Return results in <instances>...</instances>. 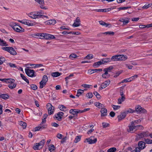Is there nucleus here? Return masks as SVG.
I'll list each match as a JSON object with an SVG mask.
<instances>
[{
	"label": "nucleus",
	"mask_w": 152,
	"mask_h": 152,
	"mask_svg": "<svg viewBox=\"0 0 152 152\" xmlns=\"http://www.w3.org/2000/svg\"><path fill=\"white\" fill-rule=\"evenodd\" d=\"M127 59V56L124 55H116L112 56L111 58V61H125Z\"/></svg>",
	"instance_id": "1"
},
{
	"label": "nucleus",
	"mask_w": 152,
	"mask_h": 152,
	"mask_svg": "<svg viewBox=\"0 0 152 152\" xmlns=\"http://www.w3.org/2000/svg\"><path fill=\"white\" fill-rule=\"evenodd\" d=\"M43 14L42 11L41 10L35 12H31L28 14V16L33 19H36L40 18Z\"/></svg>",
	"instance_id": "2"
},
{
	"label": "nucleus",
	"mask_w": 152,
	"mask_h": 152,
	"mask_svg": "<svg viewBox=\"0 0 152 152\" xmlns=\"http://www.w3.org/2000/svg\"><path fill=\"white\" fill-rule=\"evenodd\" d=\"M45 142V140H42L39 143H36L34 146L33 148L34 150H39L42 148Z\"/></svg>",
	"instance_id": "3"
},
{
	"label": "nucleus",
	"mask_w": 152,
	"mask_h": 152,
	"mask_svg": "<svg viewBox=\"0 0 152 152\" xmlns=\"http://www.w3.org/2000/svg\"><path fill=\"white\" fill-rule=\"evenodd\" d=\"M2 49L4 50L9 52L12 55H16L17 54V53L16 51L12 47H3L2 48Z\"/></svg>",
	"instance_id": "4"
},
{
	"label": "nucleus",
	"mask_w": 152,
	"mask_h": 152,
	"mask_svg": "<svg viewBox=\"0 0 152 152\" xmlns=\"http://www.w3.org/2000/svg\"><path fill=\"white\" fill-rule=\"evenodd\" d=\"M48 80V79L47 76L44 75L43 77L42 80L39 83V88H43L45 86Z\"/></svg>",
	"instance_id": "5"
},
{
	"label": "nucleus",
	"mask_w": 152,
	"mask_h": 152,
	"mask_svg": "<svg viewBox=\"0 0 152 152\" xmlns=\"http://www.w3.org/2000/svg\"><path fill=\"white\" fill-rule=\"evenodd\" d=\"M25 71L26 75L29 77H32L36 76L35 74L34 71L33 69L26 68Z\"/></svg>",
	"instance_id": "6"
},
{
	"label": "nucleus",
	"mask_w": 152,
	"mask_h": 152,
	"mask_svg": "<svg viewBox=\"0 0 152 152\" xmlns=\"http://www.w3.org/2000/svg\"><path fill=\"white\" fill-rule=\"evenodd\" d=\"M47 106L48 110V114L51 115L53 114L54 111V107L50 103H48Z\"/></svg>",
	"instance_id": "7"
},
{
	"label": "nucleus",
	"mask_w": 152,
	"mask_h": 152,
	"mask_svg": "<svg viewBox=\"0 0 152 152\" xmlns=\"http://www.w3.org/2000/svg\"><path fill=\"white\" fill-rule=\"evenodd\" d=\"M97 141L96 138L93 137H91L89 138H87L84 141L85 142H88L89 144H92L95 143Z\"/></svg>",
	"instance_id": "8"
},
{
	"label": "nucleus",
	"mask_w": 152,
	"mask_h": 152,
	"mask_svg": "<svg viewBox=\"0 0 152 152\" xmlns=\"http://www.w3.org/2000/svg\"><path fill=\"white\" fill-rule=\"evenodd\" d=\"M64 114V113L63 112H59L54 115V118L56 120L60 121L61 120Z\"/></svg>",
	"instance_id": "9"
},
{
	"label": "nucleus",
	"mask_w": 152,
	"mask_h": 152,
	"mask_svg": "<svg viewBox=\"0 0 152 152\" xmlns=\"http://www.w3.org/2000/svg\"><path fill=\"white\" fill-rule=\"evenodd\" d=\"M142 127V126L141 125H137L135 126L134 123H131V125L130 126H129V130L128 131V132H131V131H132L134 129L137 130L139 129V127Z\"/></svg>",
	"instance_id": "10"
},
{
	"label": "nucleus",
	"mask_w": 152,
	"mask_h": 152,
	"mask_svg": "<svg viewBox=\"0 0 152 152\" xmlns=\"http://www.w3.org/2000/svg\"><path fill=\"white\" fill-rule=\"evenodd\" d=\"M18 21L23 24L27 25L28 26H33L34 25L32 22L28 20H19Z\"/></svg>",
	"instance_id": "11"
},
{
	"label": "nucleus",
	"mask_w": 152,
	"mask_h": 152,
	"mask_svg": "<svg viewBox=\"0 0 152 152\" xmlns=\"http://www.w3.org/2000/svg\"><path fill=\"white\" fill-rule=\"evenodd\" d=\"M110 81L109 80L104 81L101 84L100 87L99 88V89L101 90L105 88L110 84Z\"/></svg>",
	"instance_id": "12"
},
{
	"label": "nucleus",
	"mask_w": 152,
	"mask_h": 152,
	"mask_svg": "<svg viewBox=\"0 0 152 152\" xmlns=\"http://www.w3.org/2000/svg\"><path fill=\"white\" fill-rule=\"evenodd\" d=\"M120 95L121 97H120L118 100V104H121L122 102H124L125 99V95L124 94L123 92L122 91H120Z\"/></svg>",
	"instance_id": "13"
},
{
	"label": "nucleus",
	"mask_w": 152,
	"mask_h": 152,
	"mask_svg": "<svg viewBox=\"0 0 152 152\" xmlns=\"http://www.w3.org/2000/svg\"><path fill=\"white\" fill-rule=\"evenodd\" d=\"M135 110L137 112L145 113L146 112V110L142 108L140 106L137 105L135 107Z\"/></svg>",
	"instance_id": "14"
},
{
	"label": "nucleus",
	"mask_w": 152,
	"mask_h": 152,
	"mask_svg": "<svg viewBox=\"0 0 152 152\" xmlns=\"http://www.w3.org/2000/svg\"><path fill=\"white\" fill-rule=\"evenodd\" d=\"M69 113L74 115H77L79 113H82V111L79 110L72 109L69 110Z\"/></svg>",
	"instance_id": "15"
},
{
	"label": "nucleus",
	"mask_w": 152,
	"mask_h": 152,
	"mask_svg": "<svg viewBox=\"0 0 152 152\" xmlns=\"http://www.w3.org/2000/svg\"><path fill=\"white\" fill-rule=\"evenodd\" d=\"M80 21L79 17H77L75 20H74L72 26L74 27H77L80 25Z\"/></svg>",
	"instance_id": "16"
},
{
	"label": "nucleus",
	"mask_w": 152,
	"mask_h": 152,
	"mask_svg": "<svg viewBox=\"0 0 152 152\" xmlns=\"http://www.w3.org/2000/svg\"><path fill=\"white\" fill-rule=\"evenodd\" d=\"M130 18H123L119 20L120 21L123 22V25H126L129 22Z\"/></svg>",
	"instance_id": "17"
},
{
	"label": "nucleus",
	"mask_w": 152,
	"mask_h": 152,
	"mask_svg": "<svg viewBox=\"0 0 152 152\" xmlns=\"http://www.w3.org/2000/svg\"><path fill=\"white\" fill-rule=\"evenodd\" d=\"M13 30L17 32L22 33L24 31V29L21 27L17 25L13 28Z\"/></svg>",
	"instance_id": "18"
},
{
	"label": "nucleus",
	"mask_w": 152,
	"mask_h": 152,
	"mask_svg": "<svg viewBox=\"0 0 152 152\" xmlns=\"http://www.w3.org/2000/svg\"><path fill=\"white\" fill-rule=\"evenodd\" d=\"M12 80H10L11 82L8 83H9L8 85V87L10 89H12L15 88L16 86V84L14 83L15 80L12 79Z\"/></svg>",
	"instance_id": "19"
},
{
	"label": "nucleus",
	"mask_w": 152,
	"mask_h": 152,
	"mask_svg": "<svg viewBox=\"0 0 152 152\" xmlns=\"http://www.w3.org/2000/svg\"><path fill=\"white\" fill-rule=\"evenodd\" d=\"M126 113L124 112L121 113L118 117V121H120L124 119L126 116Z\"/></svg>",
	"instance_id": "20"
},
{
	"label": "nucleus",
	"mask_w": 152,
	"mask_h": 152,
	"mask_svg": "<svg viewBox=\"0 0 152 152\" xmlns=\"http://www.w3.org/2000/svg\"><path fill=\"white\" fill-rule=\"evenodd\" d=\"M101 116H105L107 115V110L104 108H102L100 111Z\"/></svg>",
	"instance_id": "21"
},
{
	"label": "nucleus",
	"mask_w": 152,
	"mask_h": 152,
	"mask_svg": "<svg viewBox=\"0 0 152 152\" xmlns=\"http://www.w3.org/2000/svg\"><path fill=\"white\" fill-rule=\"evenodd\" d=\"M138 145L140 149L141 150L144 149L145 147V142L142 141H139L138 142Z\"/></svg>",
	"instance_id": "22"
},
{
	"label": "nucleus",
	"mask_w": 152,
	"mask_h": 152,
	"mask_svg": "<svg viewBox=\"0 0 152 152\" xmlns=\"http://www.w3.org/2000/svg\"><path fill=\"white\" fill-rule=\"evenodd\" d=\"M46 127V126L45 125H42L40 124V125L36 127L35 128V131H38L42 129H44Z\"/></svg>",
	"instance_id": "23"
},
{
	"label": "nucleus",
	"mask_w": 152,
	"mask_h": 152,
	"mask_svg": "<svg viewBox=\"0 0 152 152\" xmlns=\"http://www.w3.org/2000/svg\"><path fill=\"white\" fill-rule=\"evenodd\" d=\"M149 134H150L148 132H144L141 133L139 135V136L140 137L142 138L143 137H147L149 136Z\"/></svg>",
	"instance_id": "24"
},
{
	"label": "nucleus",
	"mask_w": 152,
	"mask_h": 152,
	"mask_svg": "<svg viewBox=\"0 0 152 152\" xmlns=\"http://www.w3.org/2000/svg\"><path fill=\"white\" fill-rule=\"evenodd\" d=\"M45 38L47 39H54L55 37L52 35L45 34Z\"/></svg>",
	"instance_id": "25"
},
{
	"label": "nucleus",
	"mask_w": 152,
	"mask_h": 152,
	"mask_svg": "<svg viewBox=\"0 0 152 152\" xmlns=\"http://www.w3.org/2000/svg\"><path fill=\"white\" fill-rule=\"evenodd\" d=\"M113 69V67L112 66H110L109 67L105 68L104 69V71L105 72V74H107L108 72H111V70Z\"/></svg>",
	"instance_id": "26"
},
{
	"label": "nucleus",
	"mask_w": 152,
	"mask_h": 152,
	"mask_svg": "<svg viewBox=\"0 0 152 152\" xmlns=\"http://www.w3.org/2000/svg\"><path fill=\"white\" fill-rule=\"evenodd\" d=\"M61 74V73H59L58 72H55L52 73L51 75L53 77H57L59 76Z\"/></svg>",
	"instance_id": "27"
},
{
	"label": "nucleus",
	"mask_w": 152,
	"mask_h": 152,
	"mask_svg": "<svg viewBox=\"0 0 152 152\" xmlns=\"http://www.w3.org/2000/svg\"><path fill=\"white\" fill-rule=\"evenodd\" d=\"M9 95L7 94H2L0 95V97L4 99H7L9 98Z\"/></svg>",
	"instance_id": "28"
},
{
	"label": "nucleus",
	"mask_w": 152,
	"mask_h": 152,
	"mask_svg": "<svg viewBox=\"0 0 152 152\" xmlns=\"http://www.w3.org/2000/svg\"><path fill=\"white\" fill-rule=\"evenodd\" d=\"M56 23V20L54 19L50 20L47 21V23L49 25H54Z\"/></svg>",
	"instance_id": "29"
},
{
	"label": "nucleus",
	"mask_w": 152,
	"mask_h": 152,
	"mask_svg": "<svg viewBox=\"0 0 152 152\" xmlns=\"http://www.w3.org/2000/svg\"><path fill=\"white\" fill-rule=\"evenodd\" d=\"M78 57L77 55L74 53L71 54L69 56V58L71 60H73L74 58H75Z\"/></svg>",
	"instance_id": "30"
},
{
	"label": "nucleus",
	"mask_w": 152,
	"mask_h": 152,
	"mask_svg": "<svg viewBox=\"0 0 152 152\" xmlns=\"http://www.w3.org/2000/svg\"><path fill=\"white\" fill-rule=\"evenodd\" d=\"M0 45L1 46H7L8 45L5 41L0 38Z\"/></svg>",
	"instance_id": "31"
},
{
	"label": "nucleus",
	"mask_w": 152,
	"mask_h": 152,
	"mask_svg": "<svg viewBox=\"0 0 152 152\" xmlns=\"http://www.w3.org/2000/svg\"><path fill=\"white\" fill-rule=\"evenodd\" d=\"M135 110H134L131 108H129L126 110L124 113H126V115L128 113H133L135 112Z\"/></svg>",
	"instance_id": "32"
},
{
	"label": "nucleus",
	"mask_w": 152,
	"mask_h": 152,
	"mask_svg": "<svg viewBox=\"0 0 152 152\" xmlns=\"http://www.w3.org/2000/svg\"><path fill=\"white\" fill-rule=\"evenodd\" d=\"M35 36L39 37L40 39L45 38V34L43 33H37L35 35Z\"/></svg>",
	"instance_id": "33"
},
{
	"label": "nucleus",
	"mask_w": 152,
	"mask_h": 152,
	"mask_svg": "<svg viewBox=\"0 0 152 152\" xmlns=\"http://www.w3.org/2000/svg\"><path fill=\"white\" fill-rule=\"evenodd\" d=\"M62 111H66V108L64 106L62 105H60L58 107Z\"/></svg>",
	"instance_id": "34"
},
{
	"label": "nucleus",
	"mask_w": 152,
	"mask_h": 152,
	"mask_svg": "<svg viewBox=\"0 0 152 152\" xmlns=\"http://www.w3.org/2000/svg\"><path fill=\"white\" fill-rule=\"evenodd\" d=\"M99 22L100 25L106 27H107L110 25V24L106 23L102 21H99Z\"/></svg>",
	"instance_id": "35"
},
{
	"label": "nucleus",
	"mask_w": 152,
	"mask_h": 152,
	"mask_svg": "<svg viewBox=\"0 0 152 152\" xmlns=\"http://www.w3.org/2000/svg\"><path fill=\"white\" fill-rule=\"evenodd\" d=\"M18 24L15 22H11L10 23V26L12 28H13L17 26Z\"/></svg>",
	"instance_id": "36"
},
{
	"label": "nucleus",
	"mask_w": 152,
	"mask_h": 152,
	"mask_svg": "<svg viewBox=\"0 0 152 152\" xmlns=\"http://www.w3.org/2000/svg\"><path fill=\"white\" fill-rule=\"evenodd\" d=\"M10 80H12V81L13 80H12V79H11V78L7 79H0V81H3V82H4L6 83H8L9 82H11L10 81Z\"/></svg>",
	"instance_id": "37"
},
{
	"label": "nucleus",
	"mask_w": 152,
	"mask_h": 152,
	"mask_svg": "<svg viewBox=\"0 0 152 152\" xmlns=\"http://www.w3.org/2000/svg\"><path fill=\"white\" fill-rule=\"evenodd\" d=\"M81 136L80 135L77 136L74 141L75 143H77L80 141L81 140Z\"/></svg>",
	"instance_id": "38"
},
{
	"label": "nucleus",
	"mask_w": 152,
	"mask_h": 152,
	"mask_svg": "<svg viewBox=\"0 0 152 152\" xmlns=\"http://www.w3.org/2000/svg\"><path fill=\"white\" fill-rule=\"evenodd\" d=\"M20 76L22 79L25 81L28 84L29 83V81L28 79H27L26 77L24 76L23 74H20Z\"/></svg>",
	"instance_id": "39"
},
{
	"label": "nucleus",
	"mask_w": 152,
	"mask_h": 152,
	"mask_svg": "<svg viewBox=\"0 0 152 152\" xmlns=\"http://www.w3.org/2000/svg\"><path fill=\"white\" fill-rule=\"evenodd\" d=\"M102 60L104 64L105 63L110 62L111 61V58H104L102 59Z\"/></svg>",
	"instance_id": "40"
},
{
	"label": "nucleus",
	"mask_w": 152,
	"mask_h": 152,
	"mask_svg": "<svg viewBox=\"0 0 152 152\" xmlns=\"http://www.w3.org/2000/svg\"><path fill=\"white\" fill-rule=\"evenodd\" d=\"M93 57L94 56L93 55L91 54H89L86 57H85L84 58V59H87L90 60L93 58Z\"/></svg>",
	"instance_id": "41"
},
{
	"label": "nucleus",
	"mask_w": 152,
	"mask_h": 152,
	"mask_svg": "<svg viewBox=\"0 0 152 152\" xmlns=\"http://www.w3.org/2000/svg\"><path fill=\"white\" fill-rule=\"evenodd\" d=\"M95 105L99 108H100L103 107V105L99 102H97L95 103Z\"/></svg>",
	"instance_id": "42"
},
{
	"label": "nucleus",
	"mask_w": 152,
	"mask_h": 152,
	"mask_svg": "<svg viewBox=\"0 0 152 152\" xmlns=\"http://www.w3.org/2000/svg\"><path fill=\"white\" fill-rule=\"evenodd\" d=\"M19 124L20 125L22 126L23 128H25L26 126V124L22 121L19 122Z\"/></svg>",
	"instance_id": "43"
},
{
	"label": "nucleus",
	"mask_w": 152,
	"mask_h": 152,
	"mask_svg": "<svg viewBox=\"0 0 152 152\" xmlns=\"http://www.w3.org/2000/svg\"><path fill=\"white\" fill-rule=\"evenodd\" d=\"M83 93V91L81 89H79L77 91L76 96L79 97Z\"/></svg>",
	"instance_id": "44"
},
{
	"label": "nucleus",
	"mask_w": 152,
	"mask_h": 152,
	"mask_svg": "<svg viewBox=\"0 0 152 152\" xmlns=\"http://www.w3.org/2000/svg\"><path fill=\"white\" fill-rule=\"evenodd\" d=\"M116 148L115 147H112L110 148L107 150V152H115L116 151Z\"/></svg>",
	"instance_id": "45"
},
{
	"label": "nucleus",
	"mask_w": 152,
	"mask_h": 152,
	"mask_svg": "<svg viewBox=\"0 0 152 152\" xmlns=\"http://www.w3.org/2000/svg\"><path fill=\"white\" fill-rule=\"evenodd\" d=\"M112 107H113V110H117L120 108L121 106L119 105H112Z\"/></svg>",
	"instance_id": "46"
},
{
	"label": "nucleus",
	"mask_w": 152,
	"mask_h": 152,
	"mask_svg": "<svg viewBox=\"0 0 152 152\" xmlns=\"http://www.w3.org/2000/svg\"><path fill=\"white\" fill-rule=\"evenodd\" d=\"M138 77V75H135L134 76L129 78V79L130 80V81H132V80L135 79L136 78H137Z\"/></svg>",
	"instance_id": "47"
},
{
	"label": "nucleus",
	"mask_w": 152,
	"mask_h": 152,
	"mask_svg": "<svg viewBox=\"0 0 152 152\" xmlns=\"http://www.w3.org/2000/svg\"><path fill=\"white\" fill-rule=\"evenodd\" d=\"M131 8L130 7H120L118 9V11H120L121 10H127L128 8Z\"/></svg>",
	"instance_id": "48"
},
{
	"label": "nucleus",
	"mask_w": 152,
	"mask_h": 152,
	"mask_svg": "<svg viewBox=\"0 0 152 152\" xmlns=\"http://www.w3.org/2000/svg\"><path fill=\"white\" fill-rule=\"evenodd\" d=\"M61 33L62 34H76V33H73V32H67L66 31H63L61 32Z\"/></svg>",
	"instance_id": "49"
},
{
	"label": "nucleus",
	"mask_w": 152,
	"mask_h": 152,
	"mask_svg": "<svg viewBox=\"0 0 152 152\" xmlns=\"http://www.w3.org/2000/svg\"><path fill=\"white\" fill-rule=\"evenodd\" d=\"M49 150L50 152H52L53 151L55 150V146L53 145H52L49 147Z\"/></svg>",
	"instance_id": "50"
},
{
	"label": "nucleus",
	"mask_w": 152,
	"mask_h": 152,
	"mask_svg": "<svg viewBox=\"0 0 152 152\" xmlns=\"http://www.w3.org/2000/svg\"><path fill=\"white\" fill-rule=\"evenodd\" d=\"M86 96L88 98L91 99L93 97V94L92 93L89 92L86 94Z\"/></svg>",
	"instance_id": "51"
},
{
	"label": "nucleus",
	"mask_w": 152,
	"mask_h": 152,
	"mask_svg": "<svg viewBox=\"0 0 152 152\" xmlns=\"http://www.w3.org/2000/svg\"><path fill=\"white\" fill-rule=\"evenodd\" d=\"M30 87L32 89L34 90H36L37 89V86L34 84H31L30 85Z\"/></svg>",
	"instance_id": "52"
},
{
	"label": "nucleus",
	"mask_w": 152,
	"mask_h": 152,
	"mask_svg": "<svg viewBox=\"0 0 152 152\" xmlns=\"http://www.w3.org/2000/svg\"><path fill=\"white\" fill-rule=\"evenodd\" d=\"M151 4H145L142 7V8L144 9H146L150 7H151Z\"/></svg>",
	"instance_id": "53"
},
{
	"label": "nucleus",
	"mask_w": 152,
	"mask_h": 152,
	"mask_svg": "<svg viewBox=\"0 0 152 152\" xmlns=\"http://www.w3.org/2000/svg\"><path fill=\"white\" fill-rule=\"evenodd\" d=\"M36 1L38 3L40 4H44V0H34Z\"/></svg>",
	"instance_id": "54"
},
{
	"label": "nucleus",
	"mask_w": 152,
	"mask_h": 152,
	"mask_svg": "<svg viewBox=\"0 0 152 152\" xmlns=\"http://www.w3.org/2000/svg\"><path fill=\"white\" fill-rule=\"evenodd\" d=\"M5 61V59L4 57H1L0 58V64H2Z\"/></svg>",
	"instance_id": "55"
},
{
	"label": "nucleus",
	"mask_w": 152,
	"mask_h": 152,
	"mask_svg": "<svg viewBox=\"0 0 152 152\" xmlns=\"http://www.w3.org/2000/svg\"><path fill=\"white\" fill-rule=\"evenodd\" d=\"M81 86L85 88H90L91 85H88L87 84H83L81 85Z\"/></svg>",
	"instance_id": "56"
},
{
	"label": "nucleus",
	"mask_w": 152,
	"mask_h": 152,
	"mask_svg": "<svg viewBox=\"0 0 152 152\" xmlns=\"http://www.w3.org/2000/svg\"><path fill=\"white\" fill-rule=\"evenodd\" d=\"M102 124L103 127L104 128L108 126L109 125L108 123L105 122H103L102 123Z\"/></svg>",
	"instance_id": "57"
},
{
	"label": "nucleus",
	"mask_w": 152,
	"mask_h": 152,
	"mask_svg": "<svg viewBox=\"0 0 152 152\" xmlns=\"http://www.w3.org/2000/svg\"><path fill=\"white\" fill-rule=\"evenodd\" d=\"M110 76V75L108 74V73H107V74H105V73L102 75V77L103 78H107L108 77Z\"/></svg>",
	"instance_id": "58"
},
{
	"label": "nucleus",
	"mask_w": 152,
	"mask_h": 152,
	"mask_svg": "<svg viewBox=\"0 0 152 152\" xmlns=\"http://www.w3.org/2000/svg\"><path fill=\"white\" fill-rule=\"evenodd\" d=\"M130 82V80L129 78H127V79H125L124 80H122L121 82L119 83H118V84H120L121 83H123L124 82Z\"/></svg>",
	"instance_id": "59"
},
{
	"label": "nucleus",
	"mask_w": 152,
	"mask_h": 152,
	"mask_svg": "<svg viewBox=\"0 0 152 152\" xmlns=\"http://www.w3.org/2000/svg\"><path fill=\"white\" fill-rule=\"evenodd\" d=\"M8 64L10 67L12 68H16L17 67L15 64L12 63H8Z\"/></svg>",
	"instance_id": "60"
},
{
	"label": "nucleus",
	"mask_w": 152,
	"mask_h": 152,
	"mask_svg": "<svg viewBox=\"0 0 152 152\" xmlns=\"http://www.w3.org/2000/svg\"><path fill=\"white\" fill-rule=\"evenodd\" d=\"M125 65L126 67L129 69H132L133 67V66L129 64H125Z\"/></svg>",
	"instance_id": "61"
},
{
	"label": "nucleus",
	"mask_w": 152,
	"mask_h": 152,
	"mask_svg": "<svg viewBox=\"0 0 152 152\" xmlns=\"http://www.w3.org/2000/svg\"><path fill=\"white\" fill-rule=\"evenodd\" d=\"M43 65L42 64H34V66L33 67L34 68H37V67H40L43 66Z\"/></svg>",
	"instance_id": "62"
},
{
	"label": "nucleus",
	"mask_w": 152,
	"mask_h": 152,
	"mask_svg": "<svg viewBox=\"0 0 152 152\" xmlns=\"http://www.w3.org/2000/svg\"><path fill=\"white\" fill-rule=\"evenodd\" d=\"M145 142L146 143L148 144H150L152 143V140L148 139L145 140Z\"/></svg>",
	"instance_id": "63"
},
{
	"label": "nucleus",
	"mask_w": 152,
	"mask_h": 152,
	"mask_svg": "<svg viewBox=\"0 0 152 152\" xmlns=\"http://www.w3.org/2000/svg\"><path fill=\"white\" fill-rule=\"evenodd\" d=\"M51 125L53 126L56 127H58L59 126L58 124L55 122H53L52 123Z\"/></svg>",
	"instance_id": "64"
}]
</instances>
